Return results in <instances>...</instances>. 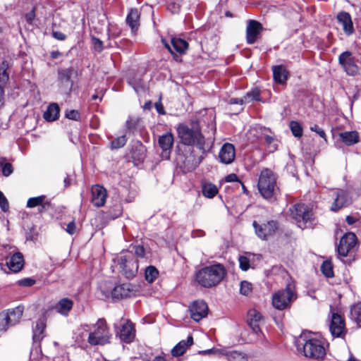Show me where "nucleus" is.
I'll return each mask as SVG.
<instances>
[{
  "mask_svg": "<svg viewBox=\"0 0 361 361\" xmlns=\"http://www.w3.org/2000/svg\"><path fill=\"white\" fill-rule=\"evenodd\" d=\"M350 318L358 327L361 328V301L351 306Z\"/></svg>",
  "mask_w": 361,
  "mask_h": 361,
  "instance_id": "nucleus-35",
  "label": "nucleus"
},
{
  "mask_svg": "<svg viewBox=\"0 0 361 361\" xmlns=\"http://www.w3.org/2000/svg\"><path fill=\"white\" fill-rule=\"evenodd\" d=\"M262 319V314L256 310H251L248 312L247 322L252 320V322H260Z\"/></svg>",
  "mask_w": 361,
  "mask_h": 361,
  "instance_id": "nucleus-48",
  "label": "nucleus"
},
{
  "mask_svg": "<svg viewBox=\"0 0 361 361\" xmlns=\"http://www.w3.org/2000/svg\"><path fill=\"white\" fill-rule=\"evenodd\" d=\"M0 208L4 212H6L9 209V204L6 199V197L4 196L3 192L0 190Z\"/></svg>",
  "mask_w": 361,
  "mask_h": 361,
  "instance_id": "nucleus-54",
  "label": "nucleus"
},
{
  "mask_svg": "<svg viewBox=\"0 0 361 361\" xmlns=\"http://www.w3.org/2000/svg\"><path fill=\"white\" fill-rule=\"evenodd\" d=\"M140 12L136 8L130 9L126 17V23L133 32H135L140 26Z\"/></svg>",
  "mask_w": 361,
  "mask_h": 361,
  "instance_id": "nucleus-27",
  "label": "nucleus"
},
{
  "mask_svg": "<svg viewBox=\"0 0 361 361\" xmlns=\"http://www.w3.org/2000/svg\"><path fill=\"white\" fill-rule=\"evenodd\" d=\"M244 101L245 103H249L252 101H260V91L257 88L253 89L248 92L244 96Z\"/></svg>",
  "mask_w": 361,
  "mask_h": 361,
  "instance_id": "nucleus-41",
  "label": "nucleus"
},
{
  "mask_svg": "<svg viewBox=\"0 0 361 361\" xmlns=\"http://www.w3.org/2000/svg\"><path fill=\"white\" fill-rule=\"evenodd\" d=\"M93 328V331L89 334L87 338L91 345H104L110 343L111 334L104 319H99Z\"/></svg>",
  "mask_w": 361,
  "mask_h": 361,
  "instance_id": "nucleus-5",
  "label": "nucleus"
},
{
  "mask_svg": "<svg viewBox=\"0 0 361 361\" xmlns=\"http://www.w3.org/2000/svg\"><path fill=\"white\" fill-rule=\"evenodd\" d=\"M357 237L353 233H345L340 240L337 247L338 253L341 257H346L355 247Z\"/></svg>",
  "mask_w": 361,
  "mask_h": 361,
  "instance_id": "nucleus-13",
  "label": "nucleus"
},
{
  "mask_svg": "<svg viewBox=\"0 0 361 361\" xmlns=\"http://www.w3.org/2000/svg\"><path fill=\"white\" fill-rule=\"evenodd\" d=\"M73 302L68 298L61 299L57 303L51 307L56 312L63 316H67L72 310Z\"/></svg>",
  "mask_w": 361,
  "mask_h": 361,
  "instance_id": "nucleus-26",
  "label": "nucleus"
},
{
  "mask_svg": "<svg viewBox=\"0 0 361 361\" xmlns=\"http://www.w3.org/2000/svg\"><path fill=\"white\" fill-rule=\"evenodd\" d=\"M8 67L7 61H4L0 67V87H3L6 85L9 80V75L6 70Z\"/></svg>",
  "mask_w": 361,
  "mask_h": 361,
  "instance_id": "nucleus-38",
  "label": "nucleus"
},
{
  "mask_svg": "<svg viewBox=\"0 0 361 361\" xmlns=\"http://www.w3.org/2000/svg\"><path fill=\"white\" fill-rule=\"evenodd\" d=\"M47 200L48 199L45 195H39L37 197H30L27 201L26 207L27 208H34L43 204V207H44V202H46Z\"/></svg>",
  "mask_w": 361,
  "mask_h": 361,
  "instance_id": "nucleus-37",
  "label": "nucleus"
},
{
  "mask_svg": "<svg viewBox=\"0 0 361 361\" xmlns=\"http://www.w3.org/2000/svg\"><path fill=\"white\" fill-rule=\"evenodd\" d=\"M252 291V285L247 281H242L240 286V293L241 295L247 296L251 294Z\"/></svg>",
  "mask_w": 361,
  "mask_h": 361,
  "instance_id": "nucleus-46",
  "label": "nucleus"
},
{
  "mask_svg": "<svg viewBox=\"0 0 361 361\" xmlns=\"http://www.w3.org/2000/svg\"><path fill=\"white\" fill-rule=\"evenodd\" d=\"M66 231L70 235H73L76 233L77 227L74 221H72L67 224Z\"/></svg>",
  "mask_w": 361,
  "mask_h": 361,
  "instance_id": "nucleus-58",
  "label": "nucleus"
},
{
  "mask_svg": "<svg viewBox=\"0 0 361 361\" xmlns=\"http://www.w3.org/2000/svg\"><path fill=\"white\" fill-rule=\"evenodd\" d=\"M181 168L184 173L193 171L201 162V158L194 154L193 152L184 155V159L182 161Z\"/></svg>",
  "mask_w": 361,
  "mask_h": 361,
  "instance_id": "nucleus-20",
  "label": "nucleus"
},
{
  "mask_svg": "<svg viewBox=\"0 0 361 361\" xmlns=\"http://www.w3.org/2000/svg\"><path fill=\"white\" fill-rule=\"evenodd\" d=\"M159 147L162 149L161 157L164 159H169L170 157L171 149L173 144V136L171 133H166L160 136L158 140Z\"/></svg>",
  "mask_w": 361,
  "mask_h": 361,
  "instance_id": "nucleus-16",
  "label": "nucleus"
},
{
  "mask_svg": "<svg viewBox=\"0 0 361 361\" xmlns=\"http://www.w3.org/2000/svg\"><path fill=\"white\" fill-rule=\"evenodd\" d=\"M193 343V338L192 336H189L187 341H180L176 344L171 350V354L173 357H179L183 355L188 347L192 345Z\"/></svg>",
  "mask_w": 361,
  "mask_h": 361,
  "instance_id": "nucleus-28",
  "label": "nucleus"
},
{
  "mask_svg": "<svg viewBox=\"0 0 361 361\" xmlns=\"http://www.w3.org/2000/svg\"><path fill=\"white\" fill-rule=\"evenodd\" d=\"M59 105L56 103L51 104L44 113V118L47 121H54L59 118Z\"/></svg>",
  "mask_w": 361,
  "mask_h": 361,
  "instance_id": "nucleus-34",
  "label": "nucleus"
},
{
  "mask_svg": "<svg viewBox=\"0 0 361 361\" xmlns=\"http://www.w3.org/2000/svg\"><path fill=\"white\" fill-rule=\"evenodd\" d=\"M259 323V322H256L255 321L252 322V320L247 322V324L252 329V331L259 336V339L262 340L263 338H264V336L261 331Z\"/></svg>",
  "mask_w": 361,
  "mask_h": 361,
  "instance_id": "nucleus-47",
  "label": "nucleus"
},
{
  "mask_svg": "<svg viewBox=\"0 0 361 361\" xmlns=\"http://www.w3.org/2000/svg\"><path fill=\"white\" fill-rule=\"evenodd\" d=\"M252 227L257 237L261 240L267 241L273 238L279 228L278 221L271 219L264 222L252 221Z\"/></svg>",
  "mask_w": 361,
  "mask_h": 361,
  "instance_id": "nucleus-7",
  "label": "nucleus"
},
{
  "mask_svg": "<svg viewBox=\"0 0 361 361\" xmlns=\"http://www.w3.org/2000/svg\"><path fill=\"white\" fill-rule=\"evenodd\" d=\"M273 77L276 82L283 84L288 78V72L283 66H274L272 67Z\"/></svg>",
  "mask_w": 361,
  "mask_h": 361,
  "instance_id": "nucleus-30",
  "label": "nucleus"
},
{
  "mask_svg": "<svg viewBox=\"0 0 361 361\" xmlns=\"http://www.w3.org/2000/svg\"><path fill=\"white\" fill-rule=\"evenodd\" d=\"M217 187L211 183H204L202 185V192L203 195L207 197L212 199L216 196L218 193Z\"/></svg>",
  "mask_w": 361,
  "mask_h": 361,
  "instance_id": "nucleus-36",
  "label": "nucleus"
},
{
  "mask_svg": "<svg viewBox=\"0 0 361 361\" xmlns=\"http://www.w3.org/2000/svg\"><path fill=\"white\" fill-rule=\"evenodd\" d=\"M177 132L182 144L195 145L199 149L204 150L205 140L198 123L192 122L190 126L180 123L177 128Z\"/></svg>",
  "mask_w": 361,
  "mask_h": 361,
  "instance_id": "nucleus-3",
  "label": "nucleus"
},
{
  "mask_svg": "<svg viewBox=\"0 0 361 361\" xmlns=\"http://www.w3.org/2000/svg\"><path fill=\"white\" fill-rule=\"evenodd\" d=\"M264 142L267 145L270 146V147L271 148V151H274L277 149L276 145L274 144L275 138L274 137H271L270 135L264 136Z\"/></svg>",
  "mask_w": 361,
  "mask_h": 361,
  "instance_id": "nucleus-57",
  "label": "nucleus"
},
{
  "mask_svg": "<svg viewBox=\"0 0 361 361\" xmlns=\"http://www.w3.org/2000/svg\"><path fill=\"white\" fill-rule=\"evenodd\" d=\"M306 333H302L296 341V347L298 351L308 358L322 361L326 355V348L324 342L319 338H312Z\"/></svg>",
  "mask_w": 361,
  "mask_h": 361,
  "instance_id": "nucleus-2",
  "label": "nucleus"
},
{
  "mask_svg": "<svg viewBox=\"0 0 361 361\" xmlns=\"http://www.w3.org/2000/svg\"><path fill=\"white\" fill-rule=\"evenodd\" d=\"M333 202L330 207L331 211L338 212L343 207H346L352 204L353 198L350 192L344 189H336L332 190Z\"/></svg>",
  "mask_w": 361,
  "mask_h": 361,
  "instance_id": "nucleus-10",
  "label": "nucleus"
},
{
  "mask_svg": "<svg viewBox=\"0 0 361 361\" xmlns=\"http://www.w3.org/2000/svg\"><path fill=\"white\" fill-rule=\"evenodd\" d=\"M159 271L154 266H149L145 269V277L147 282L152 283L158 276Z\"/></svg>",
  "mask_w": 361,
  "mask_h": 361,
  "instance_id": "nucleus-39",
  "label": "nucleus"
},
{
  "mask_svg": "<svg viewBox=\"0 0 361 361\" xmlns=\"http://www.w3.org/2000/svg\"><path fill=\"white\" fill-rule=\"evenodd\" d=\"M310 130L316 133L319 137L326 140V135L324 130L320 128L318 125L314 124L310 128Z\"/></svg>",
  "mask_w": 361,
  "mask_h": 361,
  "instance_id": "nucleus-56",
  "label": "nucleus"
},
{
  "mask_svg": "<svg viewBox=\"0 0 361 361\" xmlns=\"http://www.w3.org/2000/svg\"><path fill=\"white\" fill-rule=\"evenodd\" d=\"M263 30L262 25L257 20H250L246 28V40L249 44H254Z\"/></svg>",
  "mask_w": 361,
  "mask_h": 361,
  "instance_id": "nucleus-15",
  "label": "nucleus"
},
{
  "mask_svg": "<svg viewBox=\"0 0 361 361\" xmlns=\"http://www.w3.org/2000/svg\"><path fill=\"white\" fill-rule=\"evenodd\" d=\"M52 36L55 39H56L58 40H61V41H63V40H65L66 39V35H64L63 32H59V31H54V32H53Z\"/></svg>",
  "mask_w": 361,
  "mask_h": 361,
  "instance_id": "nucleus-61",
  "label": "nucleus"
},
{
  "mask_svg": "<svg viewBox=\"0 0 361 361\" xmlns=\"http://www.w3.org/2000/svg\"><path fill=\"white\" fill-rule=\"evenodd\" d=\"M338 63L348 75L355 76L359 73L360 68L350 51H343L339 55Z\"/></svg>",
  "mask_w": 361,
  "mask_h": 361,
  "instance_id": "nucleus-12",
  "label": "nucleus"
},
{
  "mask_svg": "<svg viewBox=\"0 0 361 361\" xmlns=\"http://www.w3.org/2000/svg\"><path fill=\"white\" fill-rule=\"evenodd\" d=\"M133 250L135 252V255L137 257L144 258L145 256V249L142 245H135L132 246Z\"/></svg>",
  "mask_w": 361,
  "mask_h": 361,
  "instance_id": "nucleus-55",
  "label": "nucleus"
},
{
  "mask_svg": "<svg viewBox=\"0 0 361 361\" xmlns=\"http://www.w3.org/2000/svg\"><path fill=\"white\" fill-rule=\"evenodd\" d=\"M235 157V152L233 145L231 143L224 144L219 153L221 162L229 164L233 161Z\"/></svg>",
  "mask_w": 361,
  "mask_h": 361,
  "instance_id": "nucleus-21",
  "label": "nucleus"
},
{
  "mask_svg": "<svg viewBox=\"0 0 361 361\" xmlns=\"http://www.w3.org/2000/svg\"><path fill=\"white\" fill-rule=\"evenodd\" d=\"M290 215L295 221L298 226L301 229L309 228L312 226V212L304 204H296L290 209Z\"/></svg>",
  "mask_w": 361,
  "mask_h": 361,
  "instance_id": "nucleus-6",
  "label": "nucleus"
},
{
  "mask_svg": "<svg viewBox=\"0 0 361 361\" xmlns=\"http://www.w3.org/2000/svg\"><path fill=\"white\" fill-rule=\"evenodd\" d=\"M257 187L259 193L264 199L269 201L276 199L279 188L276 185L275 174L270 169H264L261 171Z\"/></svg>",
  "mask_w": 361,
  "mask_h": 361,
  "instance_id": "nucleus-4",
  "label": "nucleus"
},
{
  "mask_svg": "<svg viewBox=\"0 0 361 361\" xmlns=\"http://www.w3.org/2000/svg\"><path fill=\"white\" fill-rule=\"evenodd\" d=\"M240 268L243 271H247L250 268V259L245 256H240L238 258Z\"/></svg>",
  "mask_w": 361,
  "mask_h": 361,
  "instance_id": "nucleus-51",
  "label": "nucleus"
},
{
  "mask_svg": "<svg viewBox=\"0 0 361 361\" xmlns=\"http://www.w3.org/2000/svg\"><path fill=\"white\" fill-rule=\"evenodd\" d=\"M296 298L292 288L288 286L286 288L279 290L272 297V305L277 310H282L290 306Z\"/></svg>",
  "mask_w": 361,
  "mask_h": 361,
  "instance_id": "nucleus-8",
  "label": "nucleus"
},
{
  "mask_svg": "<svg viewBox=\"0 0 361 361\" xmlns=\"http://www.w3.org/2000/svg\"><path fill=\"white\" fill-rule=\"evenodd\" d=\"M228 361H247L245 354L238 351H231L226 354Z\"/></svg>",
  "mask_w": 361,
  "mask_h": 361,
  "instance_id": "nucleus-40",
  "label": "nucleus"
},
{
  "mask_svg": "<svg viewBox=\"0 0 361 361\" xmlns=\"http://www.w3.org/2000/svg\"><path fill=\"white\" fill-rule=\"evenodd\" d=\"M161 98L159 97V99L158 102H155L154 104V107L157 111V113L160 115H165L166 114V111L164 109V107L161 103Z\"/></svg>",
  "mask_w": 361,
  "mask_h": 361,
  "instance_id": "nucleus-59",
  "label": "nucleus"
},
{
  "mask_svg": "<svg viewBox=\"0 0 361 361\" xmlns=\"http://www.w3.org/2000/svg\"><path fill=\"white\" fill-rule=\"evenodd\" d=\"M336 18L338 22L341 25L345 35L350 36L354 33L353 23L349 13L341 11L338 13Z\"/></svg>",
  "mask_w": 361,
  "mask_h": 361,
  "instance_id": "nucleus-19",
  "label": "nucleus"
},
{
  "mask_svg": "<svg viewBox=\"0 0 361 361\" xmlns=\"http://www.w3.org/2000/svg\"><path fill=\"white\" fill-rule=\"evenodd\" d=\"M226 274V269L223 264L214 263L196 271L195 280L201 287L211 288L219 285Z\"/></svg>",
  "mask_w": 361,
  "mask_h": 361,
  "instance_id": "nucleus-1",
  "label": "nucleus"
},
{
  "mask_svg": "<svg viewBox=\"0 0 361 361\" xmlns=\"http://www.w3.org/2000/svg\"><path fill=\"white\" fill-rule=\"evenodd\" d=\"M225 181L228 182V183H231V182H239L240 180L238 179V177L236 174L230 173L225 177Z\"/></svg>",
  "mask_w": 361,
  "mask_h": 361,
  "instance_id": "nucleus-60",
  "label": "nucleus"
},
{
  "mask_svg": "<svg viewBox=\"0 0 361 361\" xmlns=\"http://www.w3.org/2000/svg\"><path fill=\"white\" fill-rule=\"evenodd\" d=\"M189 311L190 317L199 322L207 315L208 306L204 300H196L189 306Z\"/></svg>",
  "mask_w": 361,
  "mask_h": 361,
  "instance_id": "nucleus-14",
  "label": "nucleus"
},
{
  "mask_svg": "<svg viewBox=\"0 0 361 361\" xmlns=\"http://www.w3.org/2000/svg\"><path fill=\"white\" fill-rule=\"evenodd\" d=\"M339 137L343 142L348 145H353L360 141V136L357 131H345L339 133Z\"/></svg>",
  "mask_w": 361,
  "mask_h": 361,
  "instance_id": "nucleus-31",
  "label": "nucleus"
},
{
  "mask_svg": "<svg viewBox=\"0 0 361 361\" xmlns=\"http://www.w3.org/2000/svg\"><path fill=\"white\" fill-rule=\"evenodd\" d=\"M145 147L139 142L132 149V158L135 161L142 162L145 159Z\"/></svg>",
  "mask_w": 361,
  "mask_h": 361,
  "instance_id": "nucleus-33",
  "label": "nucleus"
},
{
  "mask_svg": "<svg viewBox=\"0 0 361 361\" xmlns=\"http://www.w3.org/2000/svg\"><path fill=\"white\" fill-rule=\"evenodd\" d=\"M321 271L327 278L334 276L333 265L329 261H324L321 266Z\"/></svg>",
  "mask_w": 361,
  "mask_h": 361,
  "instance_id": "nucleus-42",
  "label": "nucleus"
},
{
  "mask_svg": "<svg viewBox=\"0 0 361 361\" xmlns=\"http://www.w3.org/2000/svg\"><path fill=\"white\" fill-rule=\"evenodd\" d=\"M0 166L1 167L2 173L4 176H8L13 173V166L11 164L6 161L4 157L0 158Z\"/></svg>",
  "mask_w": 361,
  "mask_h": 361,
  "instance_id": "nucleus-43",
  "label": "nucleus"
},
{
  "mask_svg": "<svg viewBox=\"0 0 361 361\" xmlns=\"http://www.w3.org/2000/svg\"><path fill=\"white\" fill-rule=\"evenodd\" d=\"M10 326L12 325L9 323L5 312L0 313V331H6Z\"/></svg>",
  "mask_w": 361,
  "mask_h": 361,
  "instance_id": "nucleus-49",
  "label": "nucleus"
},
{
  "mask_svg": "<svg viewBox=\"0 0 361 361\" xmlns=\"http://www.w3.org/2000/svg\"><path fill=\"white\" fill-rule=\"evenodd\" d=\"M129 283H123L116 286L112 292L111 296L114 299H122L130 296L131 289Z\"/></svg>",
  "mask_w": 361,
  "mask_h": 361,
  "instance_id": "nucleus-29",
  "label": "nucleus"
},
{
  "mask_svg": "<svg viewBox=\"0 0 361 361\" xmlns=\"http://www.w3.org/2000/svg\"><path fill=\"white\" fill-rule=\"evenodd\" d=\"M120 265L125 276L130 279L133 278L138 271V261L130 252L122 254L118 259Z\"/></svg>",
  "mask_w": 361,
  "mask_h": 361,
  "instance_id": "nucleus-9",
  "label": "nucleus"
},
{
  "mask_svg": "<svg viewBox=\"0 0 361 361\" xmlns=\"http://www.w3.org/2000/svg\"><path fill=\"white\" fill-rule=\"evenodd\" d=\"M45 206L43 207V204H41L39 207H38V212L39 213L44 212L45 211L48 210L51 207V202L49 200H47L46 202H44Z\"/></svg>",
  "mask_w": 361,
  "mask_h": 361,
  "instance_id": "nucleus-62",
  "label": "nucleus"
},
{
  "mask_svg": "<svg viewBox=\"0 0 361 361\" xmlns=\"http://www.w3.org/2000/svg\"><path fill=\"white\" fill-rule=\"evenodd\" d=\"M329 331L333 337L343 338L347 334L344 318L340 314L331 310Z\"/></svg>",
  "mask_w": 361,
  "mask_h": 361,
  "instance_id": "nucleus-11",
  "label": "nucleus"
},
{
  "mask_svg": "<svg viewBox=\"0 0 361 361\" xmlns=\"http://www.w3.org/2000/svg\"><path fill=\"white\" fill-rule=\"evenodd\" d=\"M221 350L219 349L212 348L206 350L199 351L200 354L205 355V354H215L220 353Z\"/></svg>",
  "mask_w": 361,
  "mask_h": 361,
  "instance_id": "nucleus-64",
  "label": "nucleus"
},
{
  "mask_svg": "<svg viewBox=\"0 0 361 361\" xmlns=\"http://www.w3.org/2000/svg\"><path fill=\"white\" fill-rule=\"evenodd\" d=\"M127 142V138L125 135L119 136L111 141V149H118L123 147Z\"/></svg>",
  "mask_w": 361,
  "mask_h": 361,
  "instance_id": "nucleus-45",
  "label": "nucleus"
},
{
  "mask_svg": "<svg viewBox=\"0 0 361 361\" xmlns=\"http://www.w3.org/2000/svg\"><path fill=\"white\" fill-rule=\"evenodd\" d=\"M73 70L71 68H63L58 71V80L60 85L65 88L67 93L72 90L73 82L71 80Z\"/></svg>",
  "mask_w": 361,
  "mask_h": 361,
  "instance_id": "nucleus-17",
  "label": "nucleus"
},
{
  "mask_svg": "<svg viewBox=\"0 0 361 361\" xmlns=\"http://www.w3.org/2000/svg\"><path fill=\"white\" fill-rule=\"evenodd\" d=\"M46 320L44 318L39 319L32 329V340L35 344H40L45 336Z\"/></svg>",
  "mask_w": 361,
  "mask_h": 361,
  "instance_id": "nucleus-25",
  "label": "nucleus"
},
{
  "mask_svg": "<svg viewBox=\"0 0 361 361\" xmlns=\"http://www.w3.org/2000/svg\"><path fill=\"white\" fill-rule=\"evenodd\" d=\"M16 283L21 287H31L36 283V281L32 278H25L18 280Z\"/></svg>",
  "mask_w": 361,
  "mask_h": 361,
  "instance_id": "nucleus-50",
  "label": "nucleus"
},
{
  "mask_svg": "<svg viewBox=\"0 0 361 361\" xmlns=\"http://www.w3.org/2000/svg\"><path fill=\"white\" fill-rule=\"evenodd\" d=\"M164 43L166 48L172 54H174V51L183 54H185L188 49V43L180 38L173 37L171 40V44L162 40Z\"/></svg>",
  "mask_w": 361,
  "mask_h": 361,
  "instance_id": "nucleus-22",
  "label": "nucleus"
},
{
  "mask_svg": "<svg viewBox=\"0 0 361 361\" xmlns=\"http://www.w3.org/2000/svg\"><path fill=\"white\" fill-rule=\"evenodd\" d=\"M6 265L13 272L20 271L24 265L23 254L19 252L14 253L10 258L6 259Z\"/></svg>",
  "mask_w": 361,
  "mask_h": 361,
  "instance_id": "nucleus-24",
  "label": "nucleus"
},
{
  "mask_svg": "<svg viewBox=\"0 0 361 361\" xmlns=\"http://www.w3.org/2000/svg\"><path fill=\"white\" fill-rule=\"evenodd\" d=\"M5 103V91L3 87H0V109L4 106Z\"/></svg>",
  "mask_w": 361,
  "mask_h": 361,
  "instance_id": "nucleus-63",
  "label": "nucleus"
},
{
  "mask_svg": "<svg viewBox=\"0 0 361 361\" xmlns=\"http://www.w3.org/2000/svg\"><path fill=\"white\" fill-rule=\"evenodd\" d=\"M92 204L97 207L104 205L107 197L106 189L99 185H94L92 188Z\"/></svg>",
  "mask_w": 361,
  "mask_h": 361,
  "instance_id": "nucleus-18",
  "label": "nucleus"
},
{
  "mask_svg": "<svg viewBox=\"0 0 361 361\" xmlns=\"http://www.w3.org/2000/svg\"><path fill=\"white\" fill-rule=\"evenodd\" d=\"M290 128L293 135L296 137H300L302 135V128L299 122L292 121L290 122Z\"/></svg>",
  "mask_w": 361,
  "mask_h": 361,
  "instance_id": "nucleus-44",
  "label": "nucleus"
},
{
  "mask_svg": "<svg viewBox=\"0 0 361 361\" xmlns=\"http://www.w3.org/2000/svg\"><path fill=\"white\" fill-rule=\"evenodd\" d=\"M118 334L123 342L126 343H131L135 336V329L133 324L128 321L123 323Z\"/></svg>",
  "mask_w": 361,
  "mask_h": 361,
  "instance_id": "nucleus-23",
  "label": "nucleus"
},
{
  "mask_svg": "<svg viewBox=\"0 0 361 361\" xmlns=\"http://www.w3.org/2000/svg\"><path fill=\"white\" fill-rule=\"evenodd\" d=\"M91 39L94 51L102 52L104 49L103 42L96 37H92Z\"/></svg>",
  "mask_w": 361,
  "mask_h": 361,
  "instance_id": "nucleus-52",
  "label": "nucleus"
},
{
  "mask_svg": "<svg viewBox=\"0 0 361 361\" xmlns=\"http://www.w3.org/2000/svg\"><path fill=\"white\" fill-rule=\"evenodd\" d=\"M23 312V308L20 306H18L14 309L8 310L7 312H5V314L9 323L13 326L20 321V318L22 317Z\"/></svg>",
  "mask_w": 361,
  "mask_h": 361,
  "instance_id": "nucleus-32",
  "label": "nucleus"
},
{
  "mask_svg": "<svg viewBox=\"0 0 361 361\" xmlns=\"http://www.w3.org/2000/svg\"><path fill=\"white\" fill-rule=\"evenodd\" d=\"M65 116L66 118L73 121H79L80 119V114L76 110H66Z\"/></svg>",
  "mask_w": 361,
  "mask_h": 361,
  "instance_id": "nucleus-53",
  "label": "nucleus"
}]
</instances>
